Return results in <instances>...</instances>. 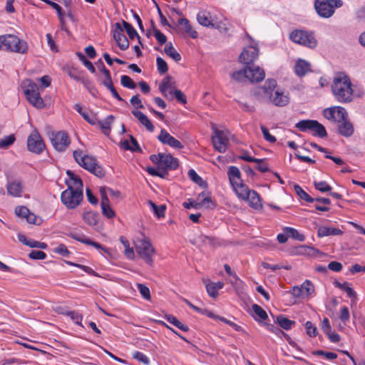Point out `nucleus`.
I'll use <instances>...</instances> for the list:
<instances>
[{"instance_id":"obj_31","label":"nucleus","mask_w":365,"mask_h":365,"mask_svg":"<svg viewBox=\"0 0 365 365\" xmlns=\"http://www.w3.org/2000/svg\"><path fill=\"white\" fill-rule=\"evenodd\" d=\"M197 19L198 23L206 27H213L214 24L210 20V14L209 12L202 11L197 14Z\"/></svg>"},{"instance_id":"obj_6","label":"nucleus","mask_w":365,"mask_h":365,"mask_svg":"<svg viewBox=\"0 0 365 365\" xmlns=\"http://www.w3.org/2000/svg\"><path fill=\"white\" fill-rule=\"evenodd\" d=\"M343 5L341 0H315L314 9L317 14L324 19L331 17L335 9L340 8Z\"/></svg>"},{"instance_id":"obj_23","label":"nucleus","mask_w":365,"mask_h":365,"mask_svg":"<svg viewBox=\"0 0 365 365\" xmlns=\"http://www.w3.org/2000/svg\"><path fill=\"white\" fill-rule=\"evenodd\" d=\"M179 164L177 158L171 155H165L163 153L160 167H164L168 170H175L178 168Z\"/></svg>"},{"instance_id":"obj_12","label":"nucleus","mask_w":365,"mask_h":365,"mask_svg":"<svg viewBox=\"0 0 365 365\" xmlns=\"http://www.w3.org/2000/svg\"><path fill=\"white\" fill-rule=\"evenodd\" d=\"M50 140L53 148L61 152L64 151L71 143L70 138L65 131L52 133Z\"/></svg>"},{"instance_id":"obj_13","label":"nucleus","mask_w":365,"mask_h":365,"mask_svg":"<svg viewBox=\"0 0 365 365\" xmlns=\"http://www.w3.org/2000/svg\"><path fill=\"white\" fill-rule=\"evenodd\" d=\"M45 143L36 130H34L28 137L27 148L35 154H41L44 150Z\"/></svg>"},{"instance_id":"obj_59","label":"nucleus","mask_w":365,"mask_h":365,"mask_svg":"<svg viewBox=\"0 0 365 365\" xmlns=\"http://www.w3.org/2000/svg\"><path fill=\"white\" fill-rule=\"evenodd\" d=\"M80 61L83 63V65L92 73H94L96 72V68L93 66V63L88 61L86 56L81 53H77Z\"/></svg>"},{"instance_id":"obj_40","label":"nucleus","mask_w":365,"mask_h":365,"mask_svg":"<svg viewBox=\"0 0 365 365\" xmlns=\"http://www.w3.org/2000/svg\"><path fill=\"white\" fill-rule=\"evenodd\" d=\"M283 230L288 237H291L300 242H303L305 239L304 236L302 234H300L294 228L286 227Z\"/></svg>"},{"instance_id":"obj_3","label":"nucleus","mask_w":365,"mask_h":365,"mask_svg":"<svg viewBox=\"0 0 365 365\" xmlns=\"http://www.w3.org/2000/svg\"><path fill=\"white\" fill-rule=\"evenodd\" d=\"M73 155L75 160L80 166L98 178L104 177L105 171L97 163L95 158L88 155H83L81 150H74Z\"/></svg>"},{"instance_id":"obj_64","label":"nucleus","mask_w":365,"mask_h":365,"mask_svg":"<svg viewBox=\"0 0 365 365\" xmlns=\"http://www.w3.org/2000/svg\"><path fill=\"white\" fill-rule=\"evenodd\" d=\"M307 334L311 337H315L317 334V327L311 322H307L305 324Z\"/></svg>"},{"instance_id":"obj_54","label":"nucleus","mask_w":365,"mask_h":365,"mask_svg":"<svg viewBox=\"0 0 365 365\" xmlns=\"http://www.w3.org/2000/svg\"><path fill=\"white\" fill-rule=\"evenodd\" d=\"M192 243L195 245H197V246H201L206 244H212V239L206 235H200L194 240Z\"/></svg>"},{"instance_id":"obj_27","label":"nucleus","mask_w":365,"mask_h":365,"mask_svg":"<svg viewBox=\"0 0 365 365\" xmlns=\"http://www.w3.org/2000/svg\"><path fill=\"white\" fill-rule=\"evenodd\" d=\"M245 200H247L252 208L259 209L262 207L260 197L255 190H252L249 193V197H246Z\"/></svg>"},{"instance_id":"obj_28","label":"nucleus","mask_w":365,"mask_h":365,"mask_svg":"<svg viewBox=\"0 0 365 365\" xmlns=\"http://www.w3.org/2000/svg\"><path fill=\"white\" fill-rule=\"evenodd\" d=\"M317 120H302L299 121L295 125V127L302 132H312L313 128H314L315 125H317Z\"/></svg>"},{"instance_id":"obj_17","label":"nucleus","mask_w":365,"mask_h":365,"mask_svg":"<svg viewBox=\"0 0 365 365\" xmlns=\"http://www.w3.org/2000/svg\"><path fill=\"white\" fill-rule=\"evenodd\" d=\"M100 193L101 195V210L102 214L108 219H111L115 217V212L110 206V202L106 192V189L101 187L100 189Z\"/></svg>"},{"instance_id":"obj_48","label":"nucleus","mask_w":365,"mask_h":365,"mask_svg":"<svg viewBox=\"0 0 365 365\" xmlns=\"http://www.w3.org/2000/svg\"><path fill=\"white\" fill-rule=\"evenodd\" d=\"M15 136L11 134L0 139V149H6L15 142Z\"/></svg>"},{"instance_id":"obj_18","label":"nucleus","mask_w":365,"mask_h":365,"mask_svg":"<svg viewBox=\"0 0 365 365\" xmlns=\"http://www.w3.org/2000/svg\"><path fill=\"white\" fill-rule=\"evenodd\" d=\"M264 77L265 73L262 68L255 65L247 66V79L251 82L262 81Z\"/></svg>"},{"instance_id":"obj_2","label":"nucleus","mask_w":365,"mask_h":365,"mask_svg":"<svg viewBox=\"0 0 365 365\" xmlns=\"http://www.w3.org/2000/svg\"><path fill=\"white\" fill-rule=\"evenodd\" d=\"M332 93L340 103H349L352 101L353 89L349 77L344 73L337 74L331 85Z\"/></svg>"},{"instance_id":"obj_42","label":"nucleus","mask_w":365,"mask_h":365,"mask_svg":"<svg viewBox=\"0 0 365 365\" xmlns=\"http://www.w3.org/2000/svg\"><path fill=\"white\" fill-rule=\"evenodd\" d=\"M119 240L125 248L124 254L125 257L128 259H133L134 258L135 254L133 248L130 247L128 240L123 236L120 237Z\"/></svg>"},{"instance_id":"obj_26","label":"nucleus","mask_w":365,"mask_h":365,"mask_svg":"<svg viewBox=\"0 0 365 365\" xmlns=\"http://www.w3.org/2000/svg\"><path fill=\"white\" fill-rule=\"evenodd\" d=\"M354 127L348 119L341 122L338 126V132L340 135L344 137H349L354 133Z\"/></svg>"},{"instance_id":"obj_29","label":"nucleus","mask_w":365,"mask_h":365,"mask_svg":"<svg viewBox=\"0 0 365 365\" xmlns=\"http://www.w3.org/2000/svg\"><path fill=\"white\" fill-rule=\"evenodd\" d=\"M178 24L182 26V29L188 34L192 38H196L197 37V32L195 31L189 21L185 18H182L178 20Z\"/></svg>"},{"instance_id":"obj_24","label":"nucleus","mask_w":365,"mask_h":365,"mask_svg":"<svg viewBox=\"0 0 365 365\" xmlns=\"http://www.w3.org/2000/svg\"><path fill=\"white\" fill-rule=\"evenodd\" d=\"M343 234L342 230L339 228L321 226L317 230V235L319 237H324L327 236H336L341 235Z\"/></svg>"},{"instance_id":"obj_14","label":"nucleus","mask_w":365,"mask_h":365,"mask_svg":"<svg viewBox=\"0 0 365 365\" xmlns=\"http://www.w3.org/2000/svg\"><path fill=\"white\" fill-rule=\"evenodd\" d=\"M113 38L117 43L119 48L125 51L129 47V41L123 34V29L120 23H115L112 30Z\"/></svg>"},{"instance_id":"obj_36","label":"nucleus","mask_w":365,"mask_h":365,"mask_svg":"<svg viewBox=\"0 0 365 365\" xmlns=\"http://www.w3.org/2000/svg\"><path fill=\"white\" fill-rule=\"evenodd\" d=\"M165 319L171 324L174 325L177 328L180 329V330L183 331H187L189 330L188 326L182 324L180 320H178L175 317L170 315V314H166L165 316Z\"/></svg>"},{"instance_id":"obj_9","label":"nucleus","mask_w":365,"mask_h":365,"mask_svg":"<svg viewBox=\"0 0 365 365\" xmlns=\"http://www.w3.org/2000/svg\"><path fill=\"white\" fill-rule=\"evenodd\" d=\"M135 251L146 264L150 266L153 264L155 250L150 241L147 240L138 241L135 244Z\"/></svg>"},{"instance_id":"obj_62","label":"nucleus","mask_w":365,"mask_h":365,"mask_svg":"<svg viewBox=\"0 0 365 365\" xmlns=\"http://www.w3.org/2000/svg\"><path fill=\"white\" fill-rule=\"evenodd\" d=\"M252 310L255 312V314L258 316L261 319L265 320L267 319L268 316L266 313V312L258 304H253L252 305Z\"/></svg>"},{"instance_id":"obj_58","label":"nucleus","mask_w":365,"mask_h":365,"mask_svg":"<svg viewBox=\"0 0 365 365\" xmlns=\"http://www.w3.org/2000/svg\"><path fill=\"white\" fill-rule=\"evenodd\" d=\"M132 355L133 359L138 360L140 362H142L145 365H148L150 364L149 358L140 351H135L132 354Z\"/></svg>"},{"instance_id":"obj_56","label":"nucleus","mask_w":365,"mask_h":365,"mask_svg":"<svg viewBox=\"0 0 365 365\" xmlns=\"http://www.w3.org/2000/svg\"><path fill=\"white\" fill-rule=\"evenodd\" d=\"M314 187L322 192H330L331 187L326 181H314Z\"/></svg>"},{"instance_id":"obj_46","label":"nucleus","mask_w":365,"mask_h":365,"mask_svg":"<svg viewBox=\"0 0 365 365\" xmlns=\"http://www.w3.org/2000/svg\"><path fill=\"white\" fill-rule=\"evenodd\" d=\"M312 132L313 135L318 136L322 138H325L327 135L325 127L318 121L317 122V125H315L314 128H313Z\"/></svg>"},{"instance_id":"obj_39","label":"nucleus","mask_w":365,"mask_h":365,"mask_svg":"<svg viewBox=\"0 0 365 365\" xmlns=\"http://www.w3.org/2000/svg\"><path fill=\"white\" fill-rule=\"evenodd\" d=\"M98 214L91 211L85 212L83 214V220L91 226H95L98 222Z\"/></svg>"},{"instance_id":"obj_34","label":"nucleus","mask_w":365,"mask_h":365,"mask_svg":"<svg viewBox=\"0 0 365 365\" xmlns=\"http://www.w3.org/2000/svg\"><path fill=\"white\" fill-rule=\"evenodd\" d=\"M275 322L277 323L281 328L285 330L291 329L292 326L295 324L294 321L290 320L282 314L277 317Z\"/></svg>"},{"instance_id":"obj_47","label":"nucleus","mask_w":365,"mask_h":365,"mask_svg":"<svg viewBox=\"0 0 365 365\" xmlns=\"http://www.w3.org/2000/svg\"><path fill=\"white\" fill-rule=\"evenodd\" d=\"M189 178L196 184L199 185L201 187H203L206 185V182L202 180V178L193 170L190 169L188 171Z\"/></svg>"},{"instance_id":"obj_20","label":"nucleus","mask_w":365,"mask_h":365,"mask_svg":"<svg viewBox=\"0 0 365 365\" xmlns=\"http://www.w3.org/2000/svg\"><path fill=\"white\" fill-rule=\"evenodd\" d=\"M310 71L311 64L308 61L301 58L297 61L294 66V72L297 76L303 77Z\"/></svg>"},{"instance_id":"obj_7","label":"nucleus","mask_w":365,"mask_h":365,"mask_svg":"<svg viewBox=\"0 0 365 365\" xmlns=\"http://www.w3.org/2000/svg\"><path fill=\"white\" fill-rule=\"evenodd\" d=\"M83 198V191L73 190L70 184L68 185V188L63 191L61 195V202L69 210L77 207L81 204Z\"/></svg>"},{"instance_id":"obj_11","label":"nucleus","mask_w":365,"mask_h":365,"mask_svg":"<svg viewBox=\"0 0 365 365\" xmlns=\"http://www.w3.org/2000/svg\"><path fill=\"white\" fill-rule=\"evenodd\" d=\"M323 116L329 120L340 123L348 118V113L344 108L334 106L324 109Z\"/></svg>"},{"instance_id":"obj_1","label":"nucleus","mask_w":365,"mask_h":365,"mask_svg":"<svg viewBox=\"0 0 365 365\" xmlns=\"http://www.w3.org/2000/svg\"><path fill=\"white\" fill-rule=\"evenodd\" d=\"M276 80L269 78L265 81L264 86L256 88L253 93L256 96L267 98L276 106H286L289 103V95L279 88L276 89Z\"/></svg>"},{"instance_id":"obj_35","label":"nucleus","mask_w":365,"mask_h":365,"mask_svg":"<svg viewBox=\"0 0 365 365\" xmlns=\"http://www.w3.org/2000/svg\"><path fill=\"white\" fill-rule=\"evenodd\" d=\"M114 120V116L110 115L107 116L103 120L99 121L98 124L103 131V133L108 135L110 132V125L113 123Z\"/></svg>"},{"instance_id":"obj_4","label":"nucleus","mask_w":365,"mask_h":365,"mask_svg":"<svg viewBox=\"0 0 365 365\" xmlns=\"http://www.w3.org/2000/svg\"><path fill=\"white\" fill-rule=\"evenodd\" d=\"M24 93L28 101L37 108L45 107L43 100L40 96L39 86L30 79H26L22 82Z\"/></svg>"},{"instance_id":"obj_15","label":"nucleus","mask_w":365,"mask_h":365,"mask_svg":"<svg viewBox=\"0 0 365 365\" xmlns=\"http://www.w3.org/2000/svg\"><path fill=\"white\" fill-rule=\"evenodd\" d=\"M258 56L259 48L256 46H250L244 48L240 56V60L246 66H251Z\"/></svg>"},{"instance_id":"obj_32","label":"nucleus","mask_w":365,"mask_h":365,"mask_svg":"<svg viewBox=\"0 0 365 365\" xmlns=\"http://www.w3.org/2000/svg\"><path fill=\"white\" fill-rule=\"evenodd\" d=\"M66 173L69 176L71 180L67 182V185L70 184L72 185V187H73V190L83 191L82 180L71 170H67Z\"/></svg>"},{"instance_id":"obj_61","label":"nucleus","mask_w":365,"mask_h":365,"mask_svg":"<svg viewBox=\"0 0 365 365\" xmlns=\"http://www.w3.org/2000/svg\"><path fill=\"white\" fill-rule=\"evenodd\" d=\"M313 355L323 356L328 360H333L337 358V354L334 352H327L322 350H317L312 351Z\"/></svg>"},{"instance_id":"obj_57","label":"nucleus","mask_w":365,"mask_h":365,"mask_svg":"<svg viewBox=\"0 0 365 365\" xmlns=\"http://www.w3.org/2000/svg\"><path fill=\"white\" fill-rule=\"evenodd\" d=\"M120 83L123 87H125V88H128L130 89H133L136 87V84L131 79V78L126 75H123L121 76Z\"/></svg>"},{"instance_id":"obj_41","label":"nucleus","mask_w":365,"mask_h":365,"mask_svg":"<svg viewBox=\"0 0 365 365\" xmlns=\"http://www.w3.org/2000/svg\"><path fill=\"white\" fill-rule=\"evenodd\" d=\"M148 203L150 205V207L151 210H153V212H154V214L158 218H161L165 216V212L166 210L165 205H160L158 206L151 200H149Z\"/></svg>"},{"instance_id":"obj_45","label":"nucleus","mask_w":365,"mask_h":365,"mask_svg":"<svg viewBox=\"0 0 365 365\" xmlns=\"http://www.w3.org/2000/svg\"><path fill=\"white\" fill-rule=\"evenodd\" d=\"M202 199L201 202H199V204H201L202 206H205L207 208H213L215 207V204L212 202L210 197L207 195L204 192H201L198 195V199Z\"/></svg>"},{"instance_id":"obj_5","label":"nucleus","mask_w":365,"mask_h":365,"mask_svg":"<svg viewBox=\"0 0 365 365\" xmlns=\"http://www.w3.org/2000/svg\"><path fill=\"white\" fill-rule=\"evenodd\" d=\"M0 50L25 53L28 50L27 43L11 34L0 36Z\"/></svg>"},{"instance_id":"obj_52","label":"nucleus","mask_w":365,"mask_h":365,"mask_svg":"<svg viewBox=\"0 0 365 365\" xmlns=\"http://www.w3.org/2000/svg\"><path fill=\"white\" fill-rule=\"evenodd\" d=\"M301 289L304 297L309 296L314 292V286L309 280H306L301 285Z\"/></svg>"},{"instance_id":"obj_8","label":"nucleus","mask_w":365,"mask_h":365,"mask_svg":"<svg viewBox=\"0 0 365 365\" xmlns=\"http://www.w3.org/2000/svg\"><path fill=\"white\" fill-rule=\"evenodd\" d=\"M289 38L294 43L304 46L314 48L317 45V41L312 33L304 30H294L290 35Z\"/></svg>"},{"instance_id":"obj_60","label":"nucleus","mask_w":365,"mask_h":365,"mask_svg":"<svg viewBox=\"0 0 365 365\" xmlns=\"http://www.w3.org/2000/svg\"><path fill=\"white\" fill-rule=\"evenodd\" d=\"M137 287H138V289L139 291V292L140 293L141 296L146 300H150V289L149 288L143 284H137Z\"/></svg>"},{"instance_id":"obj_33","label":"nucleus","mask_w":365,"mask_h":365,"mask_svg":"<svg viewBox=\"0 0 365 365\" xmlns=\"http://www.w3.org/2000/svg\"><path fill=\"white\" fill-rule=\"evenodd\" d=\"M334 284L335 285L336 287L339 288L341 290H344L349 297L353 298V299H351L352 302L356 300V293L354 291V289L351 287L349 286V284L347 282L341 283L338 281H336L334 282Z\"/></svg>"},{"instance_id":"obj_38","label":"nucleus","mask_w":365,"mask_h":365,"mask_svg":"<svg viewBox=\"0 0 365 365\" xmlns=\"http://www.w3.org/2000/svg\"><path fill=\"white\" fill-rule=\"evenodd\" d=\"M164 51L168 56L175 61L178 62L181 60L180 54L173 46L172 43L170 42L165 45Z\"/></svg>"},{"instance_id":"obj_51","label":"nucleus","mask_w":365,"mask_h":365,"mask_svg":"<svg viewBox=\"0 0 365 365\" xmlns=\"http://www.w3.org/2000/svg\"><path fill=\"white\" fill-rule=\"evenodd\" d=\"M232 78L237 81H242L247 78V66L243 69L233 72Z\"/></svg>"},{"instance_id":"obj_43","label":"nucleus","mask_w":365,"mask_h":365,"mask_svg":"<svg viewBox=\"0 0 365 365\" xmlns=\"http://www.w3.org/2000/svg\"><path fill=\"white\" fill-rule=\"evenodd\" d=\"M123 25L129 38L130 39H133L135 37H137L139 43L141 44L140 37L138 34L136 30L133 27V26L124 20L123 21Z\"/></svg>"},{"instance_id":"obj_10","label":"nucleus","mask_w":365,"mask_h":365,"mask_svg":"<svg viewBox=\"0 0 365 365\" xmlns=\"http://www.w3.org/2000/svg\"><path fill=\"white\" fill-rule=\"evenodd\" d=\"M213 133L212 140L215 149L220 153H225L229 143L228 132L213 128Z\"/></svg>"},{"instance_id":"obj_55","label":"nucleus","mask_w":365,"mask_h":365,"mask_svg":"<svg viewBox=\"0 0 365 365\" xmlns=\"http://www.w3.org/2000/svg\"><path fill=\"white\" fill-rule=\"evenodd\" d=\"M156 64L158 71L160 74H165L168 71L167 63L161 57H157Z\"/></svg>"},{"instance_id":"obj_30","label":"nucleus","mask_w":365,"mask_h":365,"mask_svg":"<svg viewBox=\"0 0 365 365\" xmlns=\"http://www.w3.org/2000/svg\"><path fill=\"white\" fill-rule=\"evenodd\" d=\"M235 190L237 195L242 200H245L249 197V193L252 190H250L242 182L232 186Z\"/></svg>"},{"instance_id":"obj_16","label":"nucleus","mask_w":365,"mask_h":365,"mask_svg":"<svg viewBox=\"0 0 365 365\" xmlns=\"http://www.w3.org/2000/svg\"><path fill=\"white\" fill-rule=\"evenodd\" d=\"M158 140L164 145H168L175 149L183 148V145L176 138L170 135V133L164 128L161 129L158 136Z\"/></svg>"},{"instance_id":"obj_37","label":"nucleus","mask_w":365,"mask_h":365,"mask_svg":"<svg viewBox=\"0 0 365 365\" xmlns=\"http://www.w3.org/2000/svg\"><path fill=\"white\" fill-rule=\"evenodd\" d=\"M131 145L129 144L128 140H124L121 143V146L127 150H131V151H139L141 152V149L138 145V143L137 140L133 138L132 135H130Z\"/></svg>"},{"instance_id":"obj_53","label":"nucleus","mask_w":365,"mask_h":365,"mask_svg":"<svg viewBox=\"0 0 365 365\" xmlns=\"http://www.w3.org/2000/svg\"><path fill=\"white\" fill-rule=\"evenodd\" d=\"M66 263L68 264H69V265L79 267L80 269L83 270L85 272H86L89 275L95 276V277H99V274L96 271H94L92 268H91L90 267H88V266H86V265H83V264H80L73 263V262H66Z\"/></svg>"},{"instance_id":"obj_22","label":"nucleus","mask_w":365,"mask_h":365,"mask_svg":"<svg viewBox=\"0 0 365 365\" xmlns=\"http://www.w3.org/2000/svg\"><path fill=\"white\" fill-rule=\"evenodd\" d=\"M227 176L232 186L242 182L240 170L236 166L232 165L228 168Z\"/></svg>"},{"instance_id":"obj_49","label":"nucleus","mask_w":365,"mask_h":365,"mask_svg":"<svg viewBox=\"0 0 365 365\" xmlns=\"http://www.w3.org/2000/svg\"><path fill=\"white\" fill-rule=\"evenodd\" d=\"M61 314H66L67 316H69L70 318L71 319V320L76 323V324L78 325H81V322H82V319H83V316L75 312V311H68V312H61Z\"/></svg>"},{"instance_id":"obj_21","label":"nucleus","mask_w":365,"mask_h":365,"mask_svg":"<svg viewBox=\"0 0 365 365\" xmlns=\"http://www.w3.org/2000/svg\"><path fill=\"white\" fill-rule=\"evenodd\" d=\"M9 195L13 197H20L24 190V185L19 180L9 182L6 185Z\"/></svg>"},{"instance_id":"obj_50","label":"nucleus","mask_w":365,"mask_h":365,"mask_svg":"<svg viewBox=\"0 0 365 365\" xmlns=\"http://www.w3.org/2000/svg\"><path fill=\"white\" fill-rule=\"evenodd\" d=\"M151 25L156 40L159 42L160 45L165 44L167 41L166 36L163 34L160 30L155 28V23L153 21H151Z\"/></svg>"},{"instance_id":"obj_19","label":"nucleus","mask_w":365,"mask_h":365,"mask_svg":"<svg viewBox=\"0 0 365 365\" xmlns=\"http://www.w3.org/2000/svg\"><path fill=\"white\" fill-rule=\"evenodd\" d=\"M171 80L172 78L167 76L159 85V90L166 98H172L173 91L175 90L174 83L171 82Z\"/></svg>"},{"instance_id":"obj_63","label":"nucleus","mask_w":365,"mask_h":365,"mask_svg":"<svg viewBox=\"0 0 365 365\" xmlns=\"http://www.w3.org/2000/svg\"><path fill=\"white\" fill-rule=\"evenodd\" d=\"M205 287L209 296L215 298L218 295V289L216 288L212 282L207 283Z\"/></svg>"},{"instance_id":"obj_44","label":"nucleus","mask_w":365,"mask_h":365,"mask_svg":"<svg viewBox=\"0 0 365 365\" xmlns=\"http://www.w3.org/2000/svg\"><path fill=\"white\" fill-rule=\"evenodd\" d=\"M294 189L297 195L304 201L307 202H314V200L310 197L299 185H294Z\"/></svg>"},{"instance_id":"obj_25","label":"nucleus","mask_w":365,"mask_h":365,"mask_svg":"<svg viewBox=\"0 0 365 365\" xmlns=\"http://www.w3.org/2000/svg\"><path fill=\"white\" fill-rule=\"evenodd\" d=\"M132 114L138 120V121L143 125H144L146 128V129L148 131L153 132L154 130V125L149 120V118L141 111L135 110L132 111Z\"/></svg>"}]
</instances>
